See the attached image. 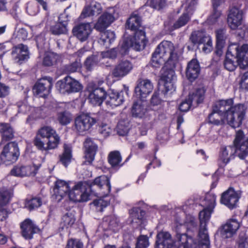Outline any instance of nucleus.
I'll return each mask as SVG.
<instances>
[{"label":"nucleus","instance_id":"59","mask_svg":"<svg viewBox=\"0 0 248 248\" xmlns=\"http://www.w3.org/2000/svg\"><path fill=\"white\" fill-rule=\"evenodd\" d=\"M166 0H148L147 4L153 9L159 10L166 5Z\"/></svg>","mask_w":248,"mask_h":248},{"label":"nucleus","instance_id":"47","mask_svg":"<svg viewBox=\"0 0 248 248\" xmlns=\"http://www.w3.org/2000/svg\"><path fill=\"white\" fill-rule=\"evenodd\" d=\"M60 58L59 55L55 53H46L43 58L42 64L45 67H52L56 65Z\"/></svg>","mask_w":248,"mask_h":248},{"label":"nucleus","instance_id":"6","mask_svg":"<svg viewBox=\"0 0 248 248\" xmlns=\"http://www.w3.org/2000/svg\"><path fill=\"white\" fill-rule=\"evenodd\" d=\"M56 87L61 93L68 94L80 92L83 89V86L78 80L69 76L58 80Z\"/></svg>","mask_w":248,"mask_h":248},{"label":"nucleus","instance_id":"23","mask_svg":"<svg viewBox=\"0 0 248 248\" xmlns=\"http://www.w3.org/2000/svg\"><path fill=\"white\" fill-rule=\"evenodd\" d=\"M133 68L134 64L132 62L127 60H122L115 65L112 74L114 77L122 78L129 74Z\"/></svg>","mask_w":248,"mask_h":248},{"label":"nucleus","instance_id":"55","mask_svg":"<svg viewBox=\"0 0 248 248\" xmlns=\"http://www.w3.org/2000/svg\"><path fill=\"white\" fill-rule=\"evenodd\" d=\"M130 128V124L127 120H121L117 125V133L119 136H124L127 134Z\"/></svg>","mask_w":248,"mask_h":248},{"label":"nucleus","instance_id":"21","mask_svg":"<svg viewBox=\"0 0 248 248\" xmlns=\"http://www.w3.org/2000/svg\"><path fill=\"white\" fill-rule=\"evenodd\" d=\"M238 150L237 146L233 142V145H230L221 149L218 164L219 167H222L227 165L234 155L238 156Z\"/></svg>","mask_w":248,"mask_h":248},{"label":"nucleus","instance_id":"31","mask_svg":"<svg viewBox=\"0 0 248 248\" xmlns=\"http://www.w3.org/2000/svg\"><path fill=\"white\" fill-rule=\"evenodd\" d=\"M12 56L15 62L21 64L29 58V51L27 46L20 44L13 48Z\"/></svg>","mask_w":248,"mask_h":248},{"label":"nucleus","instance_id":"34","mask_svg":"<svg viewBox=\"0 0 248 248\" xmlns=\"http://www.w3.org/2000/svg\"><path fill=\"white\" fill-rule=\"evenodd\" d=\"M102 7L99 2L92 1L89 5L84 7L79 18L82 19L87 17L97 16L102 13Z\"/></svg>","mask_w":248,"mask_h":248},{"label":"nucleus","instance_id":"42","mask_svg":"<svg viewBox=\"0 0 248 248\" xmlns=\"http://www.w3.org/2000/svg\"><path fill=\"white\" fill-rule=\"evenodd\" d=\"M72 148L70 144H64L62 153L59 155L60 162L67 168L72 159Z\"/></svg>","mask_w":248,"mask_h":248},{"label":"nucleus","instance_id":"61","mask_svg":"<svg viewBox=\"0 0 248 248\" xmlns=\"http://www.w3.org/2000/svg\"><path fill=\"white\" fill-rule=\"evenodd\" d=\"M99 119V133L103 135L104 137H108L111 132V129L110 128L109 125L107 124L101 122L100 117H98Z\"/></svg>","mask_w":248,"mask_h":248},{"label":"nucleus","instance_id":"53","mask_svg":"<svg viewBox=\"0 0 248 248\" xmlns=\"http://www.w3.org/2000/svg\"><path fill=\"white\" fill-rule=\"evenodd\" d=\"M13 196V192L11 190L7 189H1L0 190V206L6 205L10 201Z\"/></svg>","mask_w":248,"mask_h":248},{"label":"nucleus","instance_id":"20","mask_svg":"<svg viewBox=\"0 0 248 248\" xmlns=\"http://www.w3.org/2000/svg\"><path fill=\"white\" fill-rule=\"evenodd\" d=\"M216 37V49L214 52V56L213 60L217 62L222 56L223 49L224 47L226 40L227 38L226 30L224 28H221L215 31Z\"/></svg>","mask_w":248,"mask_h":248},{"label":"nucleus","instance_id":"54","mask_svg":"<svg viewBox=\"0 0 248 248\" xmlns=\"http://www.w3.org/2000/svg\"><path fill=\"white\" fill-rule=\"evenodd\" d=\"M104 221L108 222L109 229L113 231H117L121 227L119 218L114 215H111L104 218Z\"/></svg>","mask_w":248,"mask_h":248},{"label":"nucleus","instance_id":"24","mask_svg":"<svg viewBox=\"0 0 248 248\" xmlns=\"http://www.w3.org/2000/svg\"><path fill=\"white\" fill-rule=\"evenodd\" d=\"M83 145L85 148L84 157L85 159L84 164L91 165L94 159L95 155L98 150V146L91 138L86 139Z\"/></svg>","mask_w":248,"mask_h":248},{"label":"nucleus","instance_id":"16","mask_svg":"<svg viewBox=\"0 0 248 248\" xmlns=\"http://www.w3.org/2000/svg\"><path fill=\"white\" fill-rule=\"evenodd\" d=\"M153 89V84L150 79L139 78L135 87V93L136 97L140 101H144L151 93Z\"/></svg>","mask_w":248,"mask_h":248},{"label":"nucleus","instance_id":"39","mask_svg":"<svg viewBox=\"0 0 248 248\" xmlns=\"http://www.w3.org/2000/svg\"><path fill=\"white\" fill-rule=\"evenodd\" d=\"M132 155L130 154L126 158L123 164H120L122 161V156L121 154L118 151H114L109 153L108 156V162L113 168H118L122 167L123 164L127 162L131 158Z\"/></svg>","mask_w":248,"mask_h":248},{"label":"nucleus","instance_id":"57","mask_svg":"<svg viewBox=\"0 0 248 248\" xmlns=\"http://www.w3.org/2000/svg\"><path fill=\"white\" fill-rule=\"evenodd\" d=\"M81 67V63L80 59H77L75 62L64 65L62 67L63 72L65 73H74Z\"/></svg>","mask_w":248,"mask_h":248},{"label":"nucleus","instance_id":"5","mask_svg":"<svg viewBox=\"0 0 248 248\" xmlns=\"http://www.w3.org/2000/svg\"><path fill=\"white\" fill-rule=\"evenodd\" d=\"M141 17L138 13H133L127 20L125 27L127 29L133 31L131 35L133 37L147 43L145 32L141 26Z\"/></svg>","mask_w":248,"mask_h":248},{"label":"nucleus","instance_id":"37","mask_svg":"<svg viewBox=\"0 0 248 248\" xmlns=\"http://www.w3.org/2000/svg\"><path fill=\"white\" fill-rule=\"evenodd\" d=\"M63 16H59L58 21L50 26L49 31L52 35L59 36L68 32L67 21L63 20Z\"/></svg>","mask_w":248,"mask_h":248},{"label":"nucleus","instance_id":"50","mask_svg":"<svg viewBox=\"0 0 248 248\" xmlns=\"http://www.w3.org/2000/svg\"><path fill=\"white\" fill-rule=\"evenodd\" d=\"M208 123L214 125H222L227 123L226 119L223 116H220L217 112H214L212 109V112L208 115Z\"/></svg>","mask_w":248,"mask_h":248},{"label":"nucleus","instance_id":"14","mask_svg":"<svg viewBox=\"0 0 248 248\" xmlns=\"http://www.w3.org/2000/svg\"><path fill=\"white\" fill-rule=\"evenodd\" d=\"M118 18V13L113 7L108 8L99 17L94 28L99 31H105Z\"/></svg>","mask_w":248,"mask_h":248},{"label":"nucleus","instance_id":"43","mask_svg":"<svg viewBox=\"0 0 248 248\" xmlns=\"http://www.w3.org/2000/svg\"><path fill=\"white\" fill-rule=\"evenodd\" d=\"M32 169L31 166L30 165H17L11 170L10 173L15 176H29L31 175Z\"/></svg>","mask_w":248,"mask_h":248},{"label":"nucleus","instance_id":"62","mask_svg":"<svg viewBox=\"0 0 248 248\" xmlns=\"http://www.w3.org/2000/svg\"><path fill=\"white\" fill-rule=\"evenodd\" d=\"M16 106L19 113L27 114L31 109V107L29 105L22 101L17 102Z\"/></svg>","mask_w":248,"mask_h":248},{"label":"nucleus","instance_id":"51","mask_svg":"<svg viewBox=\"0 0 248 248\" xmlns=\"http://www.w3.org/2000/svg\"><path fill=\"white\" fill-rule=\"evenodd\" d=\"M75 221L76 218L74 214L71 212H67L62 217L61 225L62 229L72 227Z\"/></svg>","mask_w":248,"mask_h":248},{"label":"nucleus","instance_id":"58","mask_svg":"<svg viewBox=\"0 0 248 248\" xmlns=\"http://www.w3.org/2000/svg\"><path fill=\"white\" fill-rule=\"evenodd\" d=\"M190 20V16L187 13H183L173 25L174 29H179L186 25Z\"/></svg>","mask_w":248,"mask_h":248},{"label":"nucleus","instance_id":"12","mask_svg":"<svg viewBox=\"0 0 248 248\" xmlns=\"http://www.w3.org/2000/svg\"><path fill=\"white\" fill-rule=\"evenodd\" d=\"M176 240L179 243V245L176 248H192L193 247L197 248H200V245L203 242L202 241L204 237L200 238L199 236V232H198V238L195 239L190 235H188L186 233H182L179 231L178 226L176 228ZM208 248H210V243L208 245Z\"/></svg>","mask_w":248,"mask_h":248},{"label":"nucleus","instance_id":"46","mask_svg":"<svg viewBox=\"0 0 248 248\" xmlns=\"http://www.w3.org/2000/svg\"><path fill=\"white\" fill-rule=\"evenodd\" d=\"M142 101H135L131 109L132 116L135 118H142L146 112V108L142 104Z\"/></svg>","mask_w":248,"mask_h":248},{"label":"nucleus","instance_id":"8","mask_svg":"<svg viewBox=\"0 0 248 248\" xmlns=\"http://www.w3.org/2000/svg\"><path fill=\"white\" fill-rule=\"evenodd\" d=\"M20 155L18 144L16 142H9L5 144L0 154V162L6 165L15 163Z\"/></svg>","mask_w":248,"mask_h":248},{"label":"nucleus","instance_id":"19","mask_svg":"<svg viewBox=\"0 0 248 248\" xmlns=\"http://www.w3.org/2000/svg\"><path fill=\"white\" fill-rule=\"evenodd\" d=\"M20 233L21 236L26 240L33 238L35 233H40L41 229L30 218H26L20 223Z\"/></svg>","mask_w":248,"mask_h":248},{"label":"nucleus","instance_id":"10","mask_svg":"<svg viewBox=\"0 0 248 248\" xmlns=\"http://www.w3.org/2000/svg\"><path fill=\"white\" fill-rule=\"evenodd\" d=\"M53 78L49 76H44L38 79L32 87L33 94L39 97L46 98L51 92Z\"/></svg>","mask_w":248,"mask_h":248},{"label":"nucleus","instance_id":"30","mask_svg":"<svg viewBox=\"0 0 248 248\" xmlns=\"http://www.w3.org/2000/svg\"><path fill=\"white\" fill-rule=\"evenodd\" d=\"M240 227L239 222L234 218L229 219L222 226L220 234L222 238H229L232 237Z\"/></svg>","mask_w":248,"mask_h":248},{"label":"nucleus","instance_id":"15","mask_svg":"<svg viewBox=\"0 0 248 248\" xmlns=\"http://www.w3.org/2000/svg\"><path fill=\"white\" fill-rule=\"evenodd\" d=\"M175 67L171 66L170 64L167 65V63L165 62V65L162 69L161 81L163 83V88L166 89L165 91L166 93H172L175 91V86L173 81L175 78L174 70Z\"/></svg>","mask_w":248,"mask_h":248},{"label":"nucleus","instance_id":"36","mask_svg":"<svg viewBox=\"0 0 248 248\" xmlns=\"http://www.w3.org/2000/svg\"><path fill=\"white\" fill-rule=\"evenodd\" d=\"M174 241L167 232H160L156 235L155 248H172Z\"/></svg>","mask_w":248,"mask_h":248},{"label":"nucleus","instance_id":"35","mask_svg":"<svg viewBox=\"0 0 248 248\" xmlns=\"http://www.w3.org/2000/svg\"><path fill=\"white\" fill-rule=\"evenodd\" d=\"M145 215V211L140 207H134L130 211L129 221L133 227H141Z\"/></svg>","mask_w":248,"mask_h":248},{"label":"nucleus","instance_id":"26","mask_svg":"<svg viewBox=\"0 0 248 248\" xmlns=\"http://www.w3.org/2000/svg\"><path fill=\"white\" fill-rule=\"evenodd\" d=\"M233 104V100L232 98L219 100L212 106V109H214V112H217L218 115L223 116L227 119Z\"/></svg>","mask_w":248,"mask_h":248},{"label":"nucleus","instance_id":"2","mask_svg":"<svg viewBox=\"0 0 248 248\" xmlns=\"http://www.w3.org/2000/svg\"><path fill=\"white\" fill-rule=\"evenodd\" d=\"M216 196L212 193H207L205 194L203 201V206H205L203 209L199 214L200 222L199 229V236L200 238L203 236L202 243L200 245V248H208L209 244V237L208 233L207 224L209 222L211 214L215 206Z\"/></svg>","mask_w":248,"mask_h":248},{"label":"nucleus","instance_id":"41","mask_svg":"<svg viewBox=\"0 0 248 248\" xmlns=\"http://www.w3.org/2000/svg\"><path fill=\"white\" fill-rule=\"evenodd\" d=\"M70 187L67 182L64 181L58 180L55 182L54 191L57 193L58 196L63 198L66 196L68 197L70 191Z\"/></svg>","mask_w":248,"mask_h":248},{"label":"nucleus","instance_id":"3","mask_svg":"<svg viewBox=\"0 0 248 248\" xmlns=\"http://www.w3.org/2000/svg\"><path fill=\"white\" fill-rule=\"evenodd\" d=\"M166 56H169L166 62L167 65L170 64L171 66L175 67L179 60L178 54L171 42L164 40L157 46L153 53L150 61L151 65L155 68L159 67L161 65V59Z\"/></svg>","mask_w":248,"mask_h":248},{"label":"nucleus","instance_id":"45","mask_svg":"<svg viewBox=\"0 0 248 248\" xmlns=\"http://www.w3.org/2000/svg\"><path fill=\"white\" fill-rule=\"evenodd\" d=\"M204 91L202 89H198L195 92L189 93L188 100L194 107L202 103L204 99Z\"/></svg>","mask_w":248,"mask_h":248},{"label":"nucleus","instance_id":"29","mask_svg":"<svg viewBox=\"0 0 248 248\" xmlns=\"http://www.w3.org/2000/svg\"><path fill=\"white\" fill-rule=\"evenodd\" d=\"M88 187L89 191L93 192V186H96L98 188L102 189L105 186L107 190L106 195H108L111 191V185L110 178L106 175H102L96 177L93 181H85Z\"/></svg>","mask_w":248,"mask_h":248},{"label":"nucleus","instance_id":"38","mask_svg":"<svg viewBox=\"0 0 248 248\" xmlns=\"http://www.w3.org/2000/svg\"><path fill=\"white\" fill-rule=\"evenodd\" d=\"M15 131L9 123H0V134L2 142L12 140L14 138Z\"/></svg>","mask_w":248,"mask_h":248},{"label":"nucleus","instance_id":"56","mask_svg":"<svg viewBox=\"0 0 248 248\" xmlns=\"http://www.w3.org/2000/svg\"><path fill=\"white\" fill-rule=\"evenodd\" d=\"M34 145L38 150L41 151H48L52 149L47 148V144H46V140L42 139L40 136L36 134L35 137L33 140Z\"/></svg>","mask_w":248,"mask_h":248},{"label":"nucleus","instance_id":"27","mask_svg":"<svg viewBox=\"0 0 248 248\" xmlns=\"http://www.w3.org/2000/svg\"><path fill=\"white\" fill-rule=\"evenodd\" d=\"M201 67L199 61L196 59H192L187 64L186 69V76L187 80L194 82L199 76Z\"/></svg>","mask_w":248,"mask_h":248},{"label":"nucleus","instance_id":"4","mask_svg":"<svg viewBox=\"0 0 248 248\" xmlns=\"http://www.w3.org/2000/svg\"><path fill=\"white\" fill-rule=\"evenodd\" d=\"M247 110V107L244 104L232 105L227 115V124L233 128L239 127L245 119Z\"/></svg>","mask_w":248,"mask_h":248},{"label":"nucleus","instance_id":"40","mask_svg":"<svg viewBox=\"0 0 248 248\" xmlns=\"http://www.w3.org/2000/svg\"><path fill=\"white\" fill-rule=\"evenodd\" d=\"M100 32V37L98 40V43L106 48L109 47L115 39L114 32L110 30L106 31V30Z\"/></svg>","mask_w":248,"mask_h":248},{"label":"nucleus","instance_id":"52","mask_svg":"<svg viewBox=\"0 0 248 248\" xmlns=\"http://www.w3.org/2000/svg\"><path fill=\"white\" fill-rule=\"evenodd\" d=\"M42 204V199L40 197H33L30 199H26L25 202V208L29 211L34 210Z\"/></svg>","mask_w":248,"mask_h":248},{"label":"nucleus","instance_id":"1","mask_svg":"<svg viewBox=\"0 0 248 248\" xmlns=\"http://www.w3.org/2000/svg\"><path fill=\"white\" fill-rule=\"evenodd\" d=\"M223 64L225 68L229 71H234L238 66L242 69L248 67V44L241 46L237 43L230 45Z\"/></svg>","mask_w":248,"mask_h":248},{"label":"nucleus","instance_id":"18","mask_svg":"<svg viewBox=\"0 0 248 248\" xmlns=\"http://www.w3.org/2000/svg\"><path fill=\"white\" fill-rule=\"evenodd\" d=\"M37 134L42 139L46 140L47 148L55 149L58 147L60 141V137L55 130L50 126H44L40 129Z\"/></svg>","mask_w":248,"mask_h":248},{"label":"nucleus","instance_id":"44","mask_svg":"<svg viewBox=\"0 0 248 248\" xmlns=\"http://www.w3.org/2000/svg\"><path fill=\"white\" fill-rule=\"evenodd\" d=\"M165 91L166 89H164V88L161 89V92L159 90L155 91L150 99V103L152 106H157L161 105L165 101L164 99L166 98V96L172 93H166Z\"/></svg>","mask_w":248,"mask_h":248},{"label":"nucleus","instance_id":"7","mask_svg":"<svg viewBox=\"0 0 248 248\" xmlns=\"http://www.w3.org/2000/svg\"><path fill=\"white\" fill-rule=\"evenodd\" d=\"M147 42L142 41L132 37V35H128L124 38L122 43H120L117 47L119 54L122 57L128 54L130 48L134 50L140 51L143 50L146 46Z\"/></svg>","mask_w":248,"mask_h":248},{"label":"nucleus","instance_id":"9","mask_svg":"<svg viewBox=\"0 0 248 248\" xmlns=\"http://www.w3.org/2000/svg\"><path fill=\"white\" fill-rule=\"evenodd\" d=\"M189 40L193 46H200L203 45L202 50L205 53L210 52L213 49L211 37L204 31H192L189 37Z\"/></svg>","mask_w":248,"mask_h":248},{"label":"nucleus","instance_id":"11","mask_svg":"<svg viewBox=\"0 0 248 248\" xmlns=\"http://www.w3.org/2000/svg\"><path fill=\"white\" fill-rule=\"evenodd\" d=\"M99 119L89 114H82L75 119L74 127L79 135H83L96 123L99 124Z\"/></svg>","mask_w":248,"mask_h":248},{"label":"nucleus","instance_id":"60","mask_svg":"<svg viewBox=\"0 0 248 248\" xmlns=\"http://www.w3.org/2000/svg\"><path fill=\"white\" fill-rule=\"evenodd\" d=\"M221 15L220 11L217 9H213V12L207 19V23L211 25L215 24L218 21Z\"/></svg>","mask_w":248,"mask_h":248},{"label":"nucleus","instance_id":"63","mask_svg":"<svg viewBox=\"0 0 248 248\" xmlns=\"http://www.w3.org/2000/svg\"><path fill=\"white\" fill-rule=\"evenodd\" d=\"M83 245L81 241L77 239H71L68 241L65 248H83Z\"/></svg>","mask_w":248,"mask_h":248},{"label":"nucleus","instance_id":"22","mask_svg":"<svg viewBox=\"0 0 248 248\" xmlns=\"http://www.w3.org/2000/svg\"><path fill=\"white\" fill-rule=\"evenodd\" d=\"M93 31L90 23H80L74 27L72 32L80 42L86 41Z\"/></svg>","mask_w":248,"mask_h":248},{"label":"nucleus","instance_id":"32","mask_svg":"<svg viewBox=\"0 0 248 248\" xmlns=\"http://www.w3.org/2000/svg\"><path fill=\"white\" fill-rule=\"evenodd\" d=\"M106 103L112 108L116 107L124 102V92H118L114 89H109L107 91V98Z\"/></svg>","mask_w":248,"mask_h":248},{"label":"nucleus","instance_id":"28","mask_svg":"<svg viewBox=\"0 0 248 248\" xmlns=\"http://www.w3.org/2000/svg\"><path fill=\"white\" fill-rule=\"evenodd\" d=\"M107 98V91L103 87H96L90 92L88 98L94 106H100Z\"/></svg>","mask_w":248,"mask_h":248},{"label":"nucleus","instance_id":"25","mask_svg":"<svg viewBox=\"0 0 248 248\" xmlns=\"http://www.w3.org/2000/svg\"><path fill=\"white\" fill-rule=\"evenodd\" d=\"M244 137L243 132L239 130L234 140V144L237 146L238 150V156L241 159L248 155V138L244 140Z\"/></svg>","mask_w":248,"mask_h":248},{"label":"nucleus","instance_id":"49","mask_svg":"<svg viewBox=\"0 0 248 248\" xmlns=\"http://www.w3.org/2000/svg\"><path fill=\"white\" fill-rule=\"evenodd\" d=\"M100 60V57L98 55H91L86 59L84 66L87 71H91L98 65Z\"/></svg>","mask_w":248,"mask_h":248},{"label":"nucleus","instance_id":"64","mask_svg":"<svg viewBox=\"0 0 248 248\" xmlns=\"http://www.w3.org/2000/svg\"><path fill=\"white\" fill-rule=\"evenodd\" d=\"M28 32L24 28L19 29L16 33V37L19 41H25L27 39Z\"/></svg>","mask_w":248,"mask_h":248},{"label":"nucleus","instance_id":"13","mask_svg":"<svg viewBox=\"0 0 248 248\" xmlns=\"http://www.w3.org/2000/svg\"><path fill=\"white\" fill-rule=\"evenodd\" d=\"M90 192L85 181L78 182L68 193L69 199L76 202H87L90 199Z\"/></svg>","mask_w":248,"mask_h":248},{"label":"nucleus","instance_id":"17","mask_svg":"<svg viewBox=\"0 0 248 248\" xmlns=\"http://www.w3.org/2000/svg\"><path fill=\"white\" fill-rule=\"evenodd\" d=\"M240 197V191H235L232 187H230L222 194L220 202L232 210L237 207Z\"/></svg>","mask_w":248,"mask_h":248},{"label":"nucleus","instance_id":"48","mask_svg":"<svg viewBox=\"0 0 248 248\" xmlns=\"http://www.w3.org/2000/svg\"><path fill=\"white\" fill-rule=\"evenodd\" d=\"M56 120L60 125L64 126L70 123L72 120V116L68 111H61L57 112Z\"/></svg>","mask_w":248,"mask_h":248},{"label":"nucleus","instance_id":"33","mask_svg":"<svg viewBox=\"0 0 248 248\" xmlns=\"http://www.w3.org/2000/svg\"><path fill=\"white\" fill-rule=\"evenodd\" d=\"M242 13L237 8L234 7L230 9L228 15L227 22L232 30H236L242 24Z\"/></svg>","mask_w":248,"mask_h":248}]
</instances>
